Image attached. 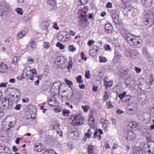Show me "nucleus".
I'll use <instances>...</instances> for the list:
<instances>
[{"label":"nucleus","mask_w":154,"mask_h":154,"mask_svg":"<svg viewBox=\"0 0 154 154\" xmlns=\"http://www.w3.org/2000/svg\"><path fill=\"white\" fill-rule=\"evenodd\" d=\"M8 3L5 2H1L0 5V11H1L0 16H3L4 13L8 8Z\"/></svg>","instance_id":"4"},{"label":"nucleus","mask_w":154,"mask_h":154,"mask_svg":"<svg viewBox=\"0 0 154 154\" xmlns=\"http://www.w3.org/2000/svg\"><path fill=\"white\" fill-rule=\"evenodd\" d=\"M88 122L89 125L90 126L93 128L94 126L95 122L93 116H91L88 120Z\"/></svg>","instance_id":"18"},{"label":"nucleus","mask_w":154,"mask_h":154,"mask_svg":"<svg viewBox=\"0 0 154 154\" xmlns=\"http://www.w3.org/2000/svg\"><path fill=\"white\" fill-rule=\"evenodd\" d=\"M92 148L93 146H89V148L88 150V154H97V153L94 154Z\"/></svg>","instance_id":"46"},{"label":"nucleus","mask_w":154,"mask_h":154,"mask_svg":"<svg viewBox=\"0 0 154 154\" xmlns=\"http://www.w3.org/2000/svg\"><path fill=\"white\" fill-rule=\"evenodd\" d=\"M134 69L138 73H139L140 72V71H141V69H140L139 68L136 67H135L134 68Z\"/></svg>","instance_id":"58"},{"label":"nucleus","mask_w":154,"mask_h":154,"mask_svg":"<svg viewBox=\"0 0 154 154\" xmlns=\"http://www.w3.org/2000/svg\"><path fill=\"white\" fill-rule=\"evenodd\" d=\"M125 84L126 87L129 88H134L135 86V82L131 79H127L125 82Z\"/></svg>","instance_id":"5"},{"label":"nucleus","mask_w":154,"mask_h":154,"mask_svg":"<svg viewBox=\"0 0 154 154\" xmlns=\"http://www.w3.org/2000/svg\"><path fill=\"white\" fill-rule=\"evenodd\" d=\"M21 105V104H17L14 108V109L16 110H19L20 109Z\"/></svg>","instance_id":"55"},{"label":"nucleus","mask_w":154,"mask_h":154,"mask_svg":"<svg viewBox=\"0 0 154 154\" xmlns=\"http://www.w3.org/2000/svg\"><path fill=\"white\" fill-rule=\"evenodd\" d=\"M81 14H83V15H85V16L87 15V13L88 11V10L85 8H83L81 10Z\"/></svg>","instance_id":"42"},{"label":"nucleus","mask_w":154,"mask_h":154,"mask_svg":"<svg viewBox=\"0 0 154 154\" xmlns=\"http://www.w3.org/2000/svg\"><path fill=\"white\" fill-rule=\"evenodd\" d=\"M72 62L71 60H70L69 62V65L67 67V69L69 70L70 68H72Z\"/></svg>","instance_id":"48"},{"label":"nucleus","mask_w":154,"mask_h":154,"mask_svg":"<svg viewBox=\"0 0 154 154\" xmlns=\"http://www.w3.org/2000/svg\"><path fill=\"white\" fill-rule=\"evenodd\" d=\"M27 61L29 64H32L34 63V59L31 57H29L28 58Z\"/></svg>","instance_id":"32"},{"label":"nucleus","mask_w":154,"mask_h":154,"mask_svg":"<svg viewBox=\"0 0 154 154\" xmlns=\"http://www.w3.org/2000/svg\"><path fill=\"white\" fill-rule=\"evenodd\" d=\"M94 40H90L88 43V46H92L94 45Z\"/></svg>","instance_id":"51"},{"label":"nucleus","mask_w":154,"mask_h":154,"mask_svg":"<svg viewBox=\"0 0 154 154\" xmlns=\"http://www.w3.org/2000/svg\"><path fill=\"white\" fill-rule=\"evenodd\" d=\"M82 107L84 111L85 112H87L88 109H89V107L88 105L82 106Z\"/></svg>","instance_id":"41"},{"label":"nucleus","mask_w":154,"mask_h":154,"mask_svg":"<svg viewBox=\"0 0 154 154\" xmlns=\"http://www.w3.org/2000/svg\"><path fill=\"white\" fill-rule=\"evenodd\" d=\"M87 21V19L86 17V16H85V15L81 14L80 20L79 21V23L82 25L83 24L86 22Z\"/></svg>","instance_id":"21"},{"label":"nucleus","mask_w":154,"mask_h":154,"mask_svg":"<svg viewBox=\"0 0 154 154\" xmlns=\"http://www.w3.org/2000/svg\"><path fill=\"white\" fill-rule=\"evenodd\" d=\"M146 57H147V59L150 61H152V58L151 57L150 54H149L147 56H146Z\"/></svg>","instance_id":"62"},{"label":"nucleus","mask_w":154,"mask_h":154,"mask_svg":"<svg viewBox=\"0 0 154 154\" xmlns=\"http://www.w3.org/2000/svg\"><path fill=\"white\" fill-rule=\"evenodd\" d=\"M81 57L82 60H84L85 61L87 60V57H85V54L83 52H82L81 54Z\"/></svg>","instance_id":"53"},{"label":"nucleus","mask_w":154,"mask_h":154,"mask_svg":"<svg viewBox=\"0 0 154 154\" xmlns=\"http://www.w3.org/2000/svg\"><path fill=\"white\" fill-rule=\"evenodd\" d=\"M53 28L57 30H58L59 29V27L57 26V23H55L54 25L53 26Z\"/></svg>","instance_id":"61"},{"label":"nucleus","mask_w":154,"mask_h":154,"mask_svg":"<svg viewBox=\"0 0 154 154\" xmlns=\"http://www.w3.org/2000/svg\"><path fill=\"white\" fill-rule=\"evenodd\" d=\"M116 113L119 114H121L123 113V111L120 109H118L116 111Z\"/></svg>","instance_id":"57"},{"label":"nucleus","mask_w":154,"mask_h":154,"mask_svg":"<svg viewBox=\"0 0 154 154\" xmlns=\"http://www.w3.org/2000/svg\"><path fill=\"white\" fill-rule=\"evenodd\" d=\"M23 76H25L26 79H28L29 78V76L28 75V74L26 71V68L24 69L23 71V73H22Z\"/></svg>","instance_id":"34"},{"label":"nucleus","mask_w":154,"mask_h":154,"mask_svg":"<svg viewBox=\"0 0 154 154\" xmlns=\"http://www.w3.org/2000/svg\"><path fill=\"white\" fill-rule=\"evenodd\" d=\"M99 61L100 62L104 63L106 62L107 59L105 57H103L101 56H100L99 57Z\"/></svg>","instance_id":"27"},{"label":"nucleus","mask_w":154,"mask_h":154,"mask_svg":"<svg viewBox=\"0 0 154 154\" xmlns=\"http://www.w3.org/2000/svg\"><path fill=\"white\" fill-rule=\"evenodd\" d=\"M90 72L89 70H87L85 71V77L87 79H89L91 77V76L90 74Z\"/></svg>","instance_id":"31"},{"label":"nucleus","mask_w":154,"mask_h":154,"mask_svg":"<svg viewBox=\"0 0 154 154\" xmlns=\"http://www.w3.org/2000/svg\"><path fill=\"white\" fill-rule=\"evenodd\" d=\"M40 27L42 29L45 30L46 32H49V23L48 22H41L40 24Z\"/></svg>","instance_id":"9"},{"label":"nucleus","mask_w":154,"mask_h":154,"mask_svg":"<svg viewBox=\"0 0 154 154\" xmlns=\"http://www.w3.org/2000/svg\"><path fill=\"white\" fill-rule=\"evenodd\" d=\"M7 85V82L2 83H0V87H5Z\"/></svg>","instance_id":"59"},{"label":"nucleus","mask_w":154,"mask_h":154,"mask_svg":"<svg viewBox=\"0 0 154 154\" xmlns=\"http://www.w3.org/2000/svg\"><path fill=\"white\" fill-rule=\"evenodd\" d=\"M121 56V55L118 52H115L114 57L116 59H120Z\"/></svg>","instance_id":"43"},{"label":"nucleus","mask_w":154,"mask_h":154,"mask_svg":"<svg viewBox=\"0 0 154 154\" xmlns=\"http://www.w3.org/2000/svg\"><path fill=\"white\" fill-rule=\"evenodd\" d=\"M142 53L146 57L149 54L148 52L147 48L146 47H143L142 48Z\"/></svg>","instance_id":"23"},{"label":"nucleus","mask_w":154,"mask_h":154,"mask_svg":"<svg viewBox=\"0 0 154 154\" xmlns=\"http://www.w3.org/2000/svg\"><path fill=\"white\" fill-rule=\"evenodd\" d=\"M19 60V57H15L13 58V62L14 64L16 65L17 63L18 60Z\"/></svg>","instance_id":"39"},{"label":"nucleus","mask_w":154,"mask_h":154,"mask_svg":"<svg viewBox=\"0 0 154 154\" xmlns=\"http://www.w3.org/2000/svg\"><path fill=\"white\" fill-rule=\"evenodd\" d=\"M34 149L35 151L40 152L42 150V146L38 143L36 144L34 146Z\"/></svg>","instance_id":"19"},{"label":"nucleus","mask_w":154,"mask_h":154,"mask_svg":"<svg viewBox=\"0 0 154 154\" xmlns=\"http://www.w3.org/2000/svg\"><path fill=\"white\" fill-rule=\"evenodd\" d=\"M104 85L106 87H109L112 85V83L111 82L108 81L107 82L104 83Z\"/></svg>","instance_id":"38"},{"label":"nucleus","mask_w":154,"mask_h":154,"mask_svg":"<svg viewBox=\"0 0 154 154\" xmlns=\"http://www.w3.org/2000/svg\"><path fill=\"white\" fill-rule=\"evenodd\" d=\"M56 5L55 0H48V6L52 9Z\"/></svg>","instance_id":"14"},{"label":"nucleus","mask_w":154,"mask_h":154,"mask_svg":"<svg viewBox=\"0 0 154 154\" xmlns=\"http://www.w3.org/2000/svg\"><path fill=\"white\" fill-rule=\"evenodd\" d=\"M15 11L19 14L22 15L23 14V11L22 9L20 8L16 9Z\"/></svg>","instance_id":"28"},{"label":"nucleus","mask_w":154,"mask_h":154,"mask_svg":"<svg viewBox=\"0 0 154 154\" xmlns=\"http://www.w3.org/2000/svg\"><path fill=\"white\" fill-rule=\"evenodd\" d=\"M26 68L28 75L30 76V75H31L32 73L30 67L29 66H28L26 67Z\"/></svg>","instance_id":"40"},{"label":"nucleus","mask_w":154,"mask_h":154,"mask_svg":"<svg viewBox=\"0 0 154 154\" xmlns=\"http://www.w3.org/2000/svg\"><path fill=\"white\" fill-rule=\"evenodd\" d=\"M130 125L132 128H136L137 126V122L135 121H133L130 123Z\"/></svg>","instance_id":"29"},{"label":"nucleus","mask_w":154,"mask_h":154,"mask_svg":"<svg viewBox=\"0 0 154 154\" xmlns=\"http://www.w3.org/2000/svg\"><path fill=\"white\" fill-rule=\"evenodd\" d=\"M99 48L97 46H94L92 49H91L89 51L90 55L92 56H94L97 54V52L98 51Z\"/></svg>","instance_id":"12"},{"label":"nucleus","mask_w":154,"mask_h":154,"mask_svg":"<svg viewBox=\"0 0 154 154\" xmlns=\"http://www.w3.org/2000/svg\"><path fill=\"white\" fill-rule=\"evenodd\" d=\"M154 21V17L152 14H150L145 16L144 18V23L145 24L151 26L152 25Z\"/></svg>","instance_id":"2"},{"label":"nucleus","mask_w":154,"mask_h":154,"mask_svg":"<svg viewBox=\"0 0 154 154\" xmlns=\"http://www.w3.org/2000/svg\"><path fill=\"white\" fill-rule=\"evenodd\" d=\"M109 94L107 93V91H105V93L104 94V96L103 97V100H106L109 97Z\"/></svg>","instance_id":"37"},{"label":"nucleus","mask_w":154,"mask_h":154,"mask_svg":"<svg viewBox=\"0 0 154 154\" xmlns=\"http://www.w3.org/2000/svg\"><path fill=\"white\" fill-rule=\"evenodd\" d=\"M71 125L74 126H77V115H73L71 116L70 118Z\"/></svg>","instance_id":"11"},{"label":"nucleus","mask_w":154,"mask_h":154,"mask_svg":"<svg viewBox=\"0 0 154 154\" xmlns=\"http://www.w3.org/2000/svg\"><path fill=\"white\" fill-rule=\"evenodd\" d=\"M92 134V133L91 131L90 130V129H88V132H86L85 134V135L87 137L89 138Z\"/></svg>","instance_id":"36"},{"label":"nucleus","mask_w":154,"mask_h":154,"mask_svg":"<svg viewBox=\"0 0 154 154\" xmlns=\"http://www.w3.org/2000/svg\"><path fill=\"white\" fill-rule=\"evenodd\" d=\"M12 125L11 122L4 121L2 122V127L5 131H7L12 127Z\"/></svg>","instance_id":"7"},{"label":"nucleus","mask_w":154,"mask_h":154,"mask_svg":"<svg viewBox=\"0 0 154 154\" xmlns=\"http://www.w3.org/2000/svg\"><path fill=\"white\" fill-rule=\"evenodd\" d=\"M32 15L31 14H28L26 16H24L23 18V22H26L31 20Z\"/></svg>","instance_id":"20"},{"label":"nucleus","mask_w":154,"mask_h":154,"mask_svg":"<svg viewBox=\"0 0 154 154\" xmlns=\"http://www.w3.org/2000/svg\"><path fill=\"white\" fill-rule=\"evenodd\" d=\"M142 3L144 4H146L148 2L150 1V0H140Z\"/></svg>","instance_id":"64"},{"label":"nucleus","mask_w":154,"mask_h":154,"mask_svg":"<svg viewBox=\"0 0 154 154\" xmlns=\"http://www.w3.org/2000/svg\"><path fill=\"white\" fill-rule=\"evenodd\" d=\"M65 81L67 84L68 85H71L73 84L72 82L71 81H69L67 79L65 80Z\"/></svg>","instance_id":"56"},{"label":"nucleus","mask_w":154,"mask_h":154,"mask_svg":"<svg viewBox=\"0 0 154 154\" xmlns=\"http://www.w3.org/2000/svg\"><path fill=\"white\" fill-rule=\"evenodd\" d=\"M50 46V43L49 42H44L43 44V46L44 48L48 49Z\"/></svg>","instance_id":"33"},{"label":"nucleus","mask_w":154,"mask_h":154,"mask_svg":"<svg viewBox=\"0 0 154 154\" xmlns=\"http://www.w3.org/2000/svg\"><path fill=\"white\" fill-rule=\"evenodd\" d=\"M70 113L69 110L66 109H64L63 110V112L62 113V115L64 116H68Z\"/></svg>","instance_id":"26"},{"label":"nucleus","mask_w":154,"mask_h":154,"mask_svg":"<svg viewBox=\"0 0 154 154\" xmlns=\"http://www.w3.org/2000/svg\"><path fill=\"white\" fill-rule=\"evenodd\" d=\"M111 14L113 22L116 23H118L119 14L118 12L115 10L112 11L111 12Z\"/></svg>","instance_id":"8"},{"label":"nucleus","mask_w":154,"mask_h":154,"mask_svg":"<svg viewBox=\"0 0 154 154\" xmlns=\"http://www.w3.org/2000/svg\"><path fill=\"white\" fill-rule=\"evenodd\" d=\"M11 98L6 97H4L2 100V105L4 109L6 110L11 109L13 106V102Z\"/></svg>","instance_id":"1"},{"label":"nucleus","mask_w":154,"mask_h":154,"mask_svg":"<svg viewBox=\"0 0 154 154\" xmlns=\"http://www.w3.org/2000/svg\"><path fill=\"white\" fill-rule=\"evenodd\" d=\"M85 121L84 117L81 115H78V126L82 125Z\"/></svg>","instance_id":"15"},{"label":"nucleus","mask_w":154,"mask_h":154,"mask_svg":"<svg viewBox=\"0 0 154 154\" xmlns=\"http://www.w3.org/2000/svg\"><path fill=\"white\" fill-rule=\"evenodd\" d=\"M48 154H57L53 149L48 150Z\"/></svg>","instance_id":"52"},{"label":"nucleus","mask_w":154,"mask_h":154,"mask_svg":"<svg viewBox=\"0 0 154 154\" xmlns=\"http://www.w3.org/2000/svg\"><path fill=\"white\" fill-rule=\"evenodd\" d=\"M8 67L7 65L4 63H1L0 67V71L2 73L7 72Z\"/></svg>","instance_id":"17"},{"label":"nucleus","mask_w":154,"mask_h":154,"mask_svg":"<svg viewBox=\"0 0 154 154\" xmlns=\"http://www.w3.org/2000/svg\"><path fill=\"white\" fill-rule=\"evenodd\" d=\"M107 126H108L107 124H106L104 123L103 124V127L104 128V130L105 131H106L108 130L107 128Z\"/></svg>","instance_id":"63"},{"label":"nucleus","mask_w":154,"mask_h":154,"mask_svg":"<svg viewBox=\"0 0 154 154\" xmlns=\"http://www.w3.org/2000/svg\"><path fill=\"white\" fill-rule=\"evenodd\" d=\"M105 31L108 33H111L112 31V27L109 23H107L105 26Z\"/></svg>","instance_id":"16"},{"label":"nucleus","mask_w":154,"mask_h":154,"mask_svg":"<svg viewBox=\"0 0 154 154\" xmlns=\"http://www.w3.org/2000/svg\"><path fill=\"white\" fill-rule=\"evenodd\" d=\"M53 124L57 128V127H58L60 126V125L59 122L57 120H54L53 122Z\"/></svg>","instance_id":"44"},{"label":"nucleus","mask_w":154,"mask_h":154,"mask_svg":"<svg viewBox=\"0 0 154 154\" xmlns=\"http://www.w3.org/2000/svg\"><path fill=\"white\" fill-rule=\"evenodd\" d=\"M107 8H111L112 7V4L110 2H108L106 5Z\"/></svg>","instance_id":"60"},{"label":"nucleus","mask_w":154,"mask_h":154,"mask_svg":"<svg viewBox=\"0 0 154 154\" xmlns=\"http://www.w3.org/2000/svg\"><path fill=\"white\" fill-rule=\"evenodd\" d=\"M64 60V58L62 57H58L57 58V61L58 62H61Z\"/></svg>","instance_id":"47"},{"label":"nucleus","mask_w":154,"mask_h":154,"mask_svg":"<svg viewBox=\"0 0 154 154\" xmlns=\"http://www.w3.org/2000/svg\"><path fill=\"white\" fill-rule=\"evenodd\" d=\"M140 43V42L137 41V40L136 39V38H135L134 40V41L133 42V44H132L131 46L137 45L138 44Z\"/></svg>","instance_id":"49"},{"label":"nucleus","mask_w":154,"mask_h":154,"mask_svg":"<svg viewBox=\"0 0 154 154\" xmlns=\"http://www.w3.org/2000/svg\"><path fill=\"white\" fill-rule=\"evenodd\" d=\"M146 96L145 94H140L138 96V101L141 103L144 102L146 100Z\"/></svg>","instance_id":"13"},{"label":"nucleus","mask_w":154,"mask_h":154,"mask_svg":"<svg viewBox=\"0 0 154 154\" xmlns=\"http://www.w3.org/2000/svg\"><path fill=\"white\" fill-rule=\"evenodd\" d=\"M126 94V91H124L122 93L119 95V97L121 99H123L125 97Z\"/></svg>","instance_id":"35"},{"label":"nucleus","mask_w":154,"mask_h":154,"mask_svg":"<svg viewBox=\"0 0 154 154\" xmlns=\"http://www.w3.org/2000/svg\"><path fill=\"white\" fill-rule=\"evenodd\" d=\"M146 140L148 142L152 141V137L150 136H147L146 137Z\"/></svg>","instance_id":"50"},{"label":"nucleus","mask_w":154,"mask_h":154,"mask_svg":"<svg viewBox=\"0 0 154 154\" xmlns=\"http://www.w3.org/2000/svg\"><path fill=\"white\" fill-rule=\"evenodd\" d=\"M26 33V32L25 31H23L21 32H19L17 33V38L18 39H20L24 37Z\"/></svg>","instance_id":"22"},{"label":"nucleus","mask_w":154,"mask_h":154,"mask_svg":"<svg viewBox=\"0 0 154 154\" xmlns=\"http://www.w3.org/2000/svg\"><path fill=\"white\" fill-rule=\"evenodd\" d=\"M136 135L133 132L130 131L128 132L127 138V139L131 142L133 141L136 138Z\"/></svg>","instance_id":"10"},{"label":"nucleus","mask_w":154,"mask_h":154,"mask_svg":"<svg viewBox=\"0 0 154 154\" xmlns=\"http://www.w3.org/2000/svg\"><path fill=\"white\" fill-rule=\"evenodd\" d=\"M68 50L70 51L73 52L75 51L76 48L72 45H69L68 47Z\"/></svg>","instance_id":"25"},{"label":"nucleus","mask_w":154,"mask_h":154,"mask_svg":"<svg viewBox=\"0 0 154 154\" xmlns=\"http://www.w3.org/2000/svg\"><path fill=\"white\" fill-rule=\"evenodd\" d=\"M56 46L59 48L61 49H63L65 48L64 46L60 42H58L56 44Z\"/></svg>","instance_id":"30"},{"label":"nucleus","mask_w":154,"mask_h":154,"mask_svg":"<svg viewBox=\"0 0 154 154\" xmlns=\"http://www.w3.org/2000/svg\"><path fill=\"white\" fill-rule=\"evenodd\" d=\"M36 42L34 41L31 42V47L32 48H35L36 47Z\"/></svg>","instance_id":"45"},{"label":"nucleus","mask_w":154,"mask_h":154,"mask_svg":"<svg viewBox=\"0 0 154 154\" xmlns=\"http://www.w3.org/2000/svg\"><path fill=\"white\" fill-rule=\"evenodd\" d=\"M139 55V52L134 49H130L127 52V56L132 59H136Z\"/></svg>","instance_id":"3"},{"label":"nucleus","mask_w":154,"mask_h":154,"mask_svg":"<svg viewBox=\"0 0 154 154\" xmlns=\"http://www.w3.org/2000/svg\"><path fill=\"white\" fill-rule=\"evenodd\" d=\"M135 38H136V37L131 33L126 34L125 36L126 41L131 46L133 44V42Z\"/></svg>","instance_id":"6"},{"label":"nucleus","mask_w":154,"mask_h":154,"mask_svg":"<svg viewBox=\"0 0 154 154\" xmlns=\"http://www.w3.org/2000/svg\"><path fill=\"white\" fill-rule=\"evenodd\" d=\"M137 84L139 88L142 91H144L146 89V88L144 87H140V85H142L141 82L137 80Z\"/></svg>","instance_id":"24"},{"label":"nucleus","mask_w":154,"mask_h":154,"mask_svg":"<svg viewBox=\"0 0 154 154\" xmlns=\"http://www.w3.org/2000/svg\"><path fill=\"white\" fill-rule=\"evenodd\" d=\"M105 49L107 51H111V48H110L109 45H106L105 46Z\"/></svg>","instance_id":"54"}]
</instances>
